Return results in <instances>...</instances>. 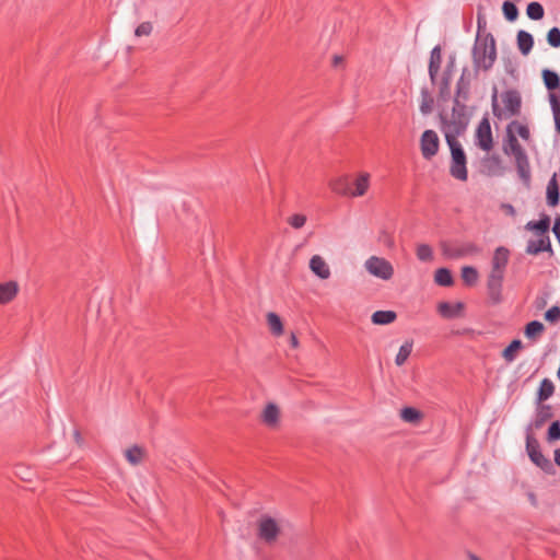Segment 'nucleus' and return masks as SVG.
I'll list each match as a JSON object with an SVG mask.
<instances>
[{"label":"nucleus","mask_w":560,"mask_h":560,"mask_svg":"<svg viewBox=\"0 0 560 560\" xmlns=\"http://www.w3.org/2000/svg\"><path fill=\"white\" fill-rule=\"evenodd\" d=\"M290 345L293 348H296L299 346V340L294 334H291V336H290Z\"/></svg>","instance_id":"52"},{"label":"nucleus","mask_w":560,"mask_h":560,"mask_svg":"<svg viewBox=\"0 0 560 560\" xmlns=\"http://www.w3.org/2000/svg\"><path fill=\"white\" fill-rule=\"evenodd\" d=\"M469 560H481L480 558H478L476 555L474 553H469Z\"/></svg>","instance_id":"57"},{"label":"nucleus","mask_w":560,"mask_h":560,"mask_svg":"<svg viewBox=\"0 0 560 560\" xmlns=\"http://www.w3.org/2000/svg\"><path fill=\"white\" fill-rule=\"evenodd\" d=\"M527 16L530 20L538 21L545 15L544 7L539 2H530L526 9Z\"/></svg>","instance_id":"36"},{"label":"nucleus","mask_w":560,"mask_h":560,"mask_svg":"<svg viewBox=\"0 0 560 560\" xmlns=\"http://www.w3.org/2000/svg\"><path fill=\"white\" fill-rule=\"evenodd\" d=\"M442 250L450 259L472 257L480 253V248L474 243L444 244Z\"/></svg>","instance_id":"6"},{"label":"nucleus","mask_w":560,"mask_h":560,"mask_svg":"<svg viewBox=\"0 0 560 560\" xmlns=\"http://www.w3.org/2000/svg\"><path fill=\"white\" fill-rule=\"evenodd\" d=\"M550 226V218L548 215H542V218L538 221H529L526 223L525 229L528 231H535L540 236L547 235Z\"/></svg>","instance_id":"21"},{"label":"nucleus","mask_w":560,"mask_h":560,"mask_svg":"<svg viewBox=\"0 0 560 560\" xmlns=\"http://www.w3.org/2000/svg\"><path fill=\"white\" fill-rule=\"evenodd\" d=\"M526 451L532 462L541 469L548 470L552 466L550 460L541 454L538 442L530 435L526 438Z\"/></svg>","instance_id":"11"},{"label":"nucleus","mask_w":560,"mask_h":560,"mask_svg":"<svg viewBox=\"0 0 560 560\" xmlns=\"http://www.w3.org/2000/svg\"><path fill=\"white\" fill-rule=\"evenodd\" d=\"M420 110L422 114L427 115L432 110V100H423L420 105Z\"/></svg>","instance_id":"49"},{"label":"nucleus","mask_w":560,"mask_h":560,"mask_svg":"<svg viewBox=\"0 0 560 560\" xmlns=\"http://www.w3.org/2000/svg\"><path fill=\"white\" fill-rule=\"evenodd\" d=\"M413 348V341L412 340H406L399 348L398 353L395 358V363L398 366H401L406 363L407 359L412 352Z\"/></svg>","instance_id":"26"},{"label":"nucleus","mask_w":560,"mask_h":560,"mask_svg":"<svg viewBox=\"0 0 560 560\" xmlns=\"http://www.w3.org/2000/svg\"><path fill=\"white\" fill-rule=\"evenodd\" d=\"M463 308L462 303L451 304L447 302H442L439 304V313L446 318L456 317Z\"/></svg>","instance_id":"24"},{"label":"nucleus","mask_w":560,"mask_h":560,"mask_svg":"<svg viewBox=\"0 0 560 560\" xmlns=\"http://www.w3.org/2000/svg\"><path fill=\"white\" fill-rule=\"evenodd\" d=\"M503 109L502 113H498L494 107V115L498 117L509 118L518 114L521 108V97L515 91H508L502 95Z\"/></svg>","instance_id":"8"},{"label":"nucleus","mask_w":560,"mask_h":560,"mask_svg":"<svg viewBox=\"0 0 560 560\" xmlns=\"http://www.w3.org/2000/svg\"><path fill=\"white\" fill-rule=\"evenodd\" d=\"M445 139L451 150L450 174L458 180L466 182L468 178L467 160L462 144L450 130L445 131Z\"/></svg>","instance_id":"3"},{"label":"nucleus","mask_w":560,"mask_h":560,"mask_svg":"<svg viewBox=\"0 0 560 560\" xmlns=\"http://www.w3.org/2000/svg\"><path fill=\"white\" fill-rule=\"evenodd\" d=\"M546 320L557 323L560 319V307L552 306L545 313Z\"/></svg>","instance_id":"45"},{"label":"nucleus","mask_w":560,"mask_h":560,"mask_svg":"<svg viewBox=\"0 0 560 560\" xmlns=\"http://www.w3.org/2000/svg\"><path fill=\"white\" fill-rule=\"evenodd\" d=\"M485 165L488 167V172L491 175H501L502 174V166H501V160L498 155H492L483 161Z\"/></svg>","instance_id":"33"},{"label":"nucleus","mask_w":560,"mask_h":560,"mask_svg":"<svg viewBox=\"0 0 560 560\" xmlns=\"http://www.w3.org/2000/svg\"><path fill=\"white\" fill-rule=\"evenodd\" d=\"M469 75V71L467 68H464L462 74L456 84V95H455V107H465V102L468 100L469 90H470V80L467 78Z\"/></svg>","instance_id":"12"},{"label":"nucleus","mask_w":560,"mask_h":560,"mask_svg":"<svg viewBox=\"0 0 560 560\" xmlns=\"http://www.w3.org/2000/svg\"><path fill=\"white\" fill-rule=\"evenodd\" d=\"M547 43L553 48L560 47V28L555 26L548 31Z\"/></svg>","instance_id":"42"},{"label":"nucleus","mask_w":560,"mask_h":560,"mask_svg":"<svg viewBox=\"0 0 560 560\" xmlns=\"http://www.w3.org/2000/svg\"><path fill=\"white\" fill-rule=\"evenodd\" d=\"M434 280L442 287H450L453 284V276L447 268H439L435 271Z\"/></svg>","instance_id":"31"},{"label":"nucleus","mask_w":560,"mask_h":560,"mask_svg":"<svg viewBox=\"0 0 560 560\" xmlns=\"http://www.w3.org/2000/svg\"><path fill=\"white\" fill-rule=\"evenodd\" d=\"M396 317L394 311H376L372 314L371 320L375 325H388L395 322Z\"/></svg>","instance_id":"23"},{"label":"nucleus","mask_w":560,"mask_h":560,"mask_svg":"<svg viewBox=\"0 0 560 560\" xmlns=\"http://www.w3.org/2000/svg\"><path fill=\"white\" fill-rule=\"evenodd\" d=\"M353 189H349V196L350 197H361L363 196L369 187H370V174L369 173H361L358 175L355 180L353 182Z\"/></svg>","instance_id":"17"},{"label":"nucleus","mask_w":560,"mask_h":560,"mask_svg":"<svg viewBox=\"0 0 560 560\" xmlns=\"http://www.w3.org/2000/svg\"><path fill=\"white\" fill-rule=\"evenodd\" d=\"M548 439L550 441H557L560 439V423L558 421L550 424L548 429Z\"/></svg>","instance_id":"46"},{"label":"nucleus","mask_w":560,"mask_h":560,"mask_svg":"<svg viewBox=\"0 0 560 560\" xmlns=\"http://www.w3.org/2000/svg\"><path fill=\"white\" fill-rule=\"evenodd\" d=\"M502 11L505 19L511 22L515 21L518 16V10L512 1H504L502 5Z\"/></svg>","instance_id":"39"},{"label":"nucleus","mask_w":560,"mask_h":560,"mask_svg":"<svg viewBox=\"0 0 560 560\" xmlns=\"http://www.w3.org/2000/svg\"><path fill=\"white\" fill-rule=\"evenodd\" d=\"M19 292V285L14 281L0 283V304L11 302Z\"/></svg>","instance_id":"20"},{"label":"nucleus","mask_w":560,"mask_h":560,"mask_svg":"<svg viewBox=\"0 0 560 560\" xmlns=\"http://www.w3.org/2000/svg\"><path fill=\"white\" fill-rule=\"evenodd\" d=\"M502 149L506 155L514 158L517 174L521 180L528 186L532 178L529 159L526 151L518 142L516 135L506 132Z\"/></svg>","instance_id":"2"},{"label":"nucleus","mask_w":560,"mask_h":560,"mask_svg":"<svg viewBox=\"0 0 560 560\" xmlns=\"http://www.w3.org/2000/svg\"><path fill=\"white\" fill-rule=\"evenodd\" d=\"M378 242L387 248H393L395 246V241H394L393 235L385 230L380 232Z\"/></svg>","instance_id":"43"},{"label":"nucleus","mask_w":560,"mask_h":560,"mask_svg":"<svg viewBox=\"0 0 560 560\" xmlns=\"http://www.w3.org/2000/svg\"><path fill=\"white\" fill-rule=\"evenodd\" d=\"M523 347L518 339L513 340L502 352L503 359L511 363L516 359V352Z\"/></svg>","instance_id":"30"},{"label":"nucleus","mask_w":560,"mask_h":560,"mask_svg":"<svg viewBox=\"0 0 560 560\" xmlns=\"http://www.w3.org/2000/svg\"><path fill=\"white\" fill-rule=\"evenodd\" d=\"M400 418L407 423H417L421 420L422 413L413 407H405L400 410Z\"/></svg>","instance_id":"29"},{"label":"nucleus","mask_w":560,"mask_h":560,"mask_svg":"<svg viewBox=\"0 0 560 560\" xmlns=\"http://www.w3.org/2000/svg\"><path fill=\"white\" fill-rule=\"evenodd\" d=\"M547 202L551 207H556L559 203V185L556 174H553L547 185Z\"/></svg>","instance_id":"22"},{"label":"nucleus","mask_w":560,"mask_h":560,"mask_svg":"<svg viewBox=\"0 0 560 560\" xmlns=\"http://www.w3.org/2000/svg\"><path fill=\"white\" fill-rule=\"evenodd\" d=\"M506 132H512L516 136H520L525 141H527L530 137L528 127L515 120L508 125Z\"/></svg>","instance_id":"28"},{"label":"nucleus","mask_w":560,"mask_h":560,"mask_svg":"<svg viewBox=\"0 0 560 560\" xmlns=\"http://www.w3.org/2000/svg\"><path fill=\"white\" fill-rule=\"evenodd\" d=\"M542 79L546 88L553 91L560 88V77L557 72L545 69L542 71Z\"/></svg>","instance_id":"27"},{"label":"nucleus","mask_w":560,"mask_h":560,"mask_svg":"<svg viewBox=\"0 0 560 560\" xmlns=\"http://www.w3.org/2000/svg\"><path fill=\"white\" fill-rule=\"evenodd\" d=\"M544 325L538 320L529 322L525 327V336L529 339H534L544 331Z\"/></svg>","instance_id":"38"},{"label":"nucleus","mask_w":560,"mask_h":560,"mask_svg":"<svg viewBox=\"0 0 560 560\" xmlns=\"http://www.w3.org/2000/svg\"><path fill=\"white\" fill-rule=\"evenodd\" d=\"M510 259V250L506 247L500 246L495 248L492 259L491 268L506 270Z\"/></svg>","instance_id":"16"},{"label":"nucleus","mask_w":560,"mask_h":560,"mask_svg":"<svg viewBox=\"0 0 560 560\" xmlns=\"http://www.w3.org/2000/svg\"><path fill=\"white\" fill-rule=\"evenodd\" d=\"M552 231L556 237L560 241V218L556 219Z\"/></svg>","instance_id":"51"},{"label":"nucleus","mask_w":560,"mask_h":560,"mask_svg":"<svg viewBox=\"0 0 560 560\" xmlns=\"http://www.w3.org/2000/svg\"><path fill=\"white\" fill-rule=\"evenodd\" d=\"M440 140L434 130H425L420 139L421 154L425 160H431L439 151Z\"/></svg>","instance_id":"9"},{"label":"nucleus","mask_w":560,"mask_h":560,"mask_svg":"<svg viewBox=\"0 0 560 560\" xmlns=\"http://www.w3.org/2000/svg\"><path fill=\"white\" fill-rule=\"evenodd\" d=\"M478 31L472 47V62L475 71H489L497 60L495 40L492 34L485 30V21L478 16Z\"/></svg>","instance_id":"1"},{"label":"nucleus","mask_w":560,"mask_h":560,"mask_svg":"<svg viewBox=\"0 0 560 560\" xmlns=\"http://www.w3.org/2000/svg\"><path fill=\"white\" fill-rule=\"evenodd\" d=\"M557 131L560 133V116L553 117Z\"/></svg>","instance_id":"54"},{"label":"nucleus","mask_w":560,"mask_h":560,"mask_svg":"<svg viewBox=\"0 0 560 560\" xmlns=\"http://www.w3.org/2000/svg\"><path fill=\"white\" fill-rule=\"evenodd\" d=\"M478 271L475 267L464 266L462 268V279L467 285H474L478 281Z\"/></svg>","instance_id":"32"},{"label":"nucleus","mask_w":560,"mask_h":560,"mask_svg":"<svg viewBox=\"0 0 560 560\" xmlns=\"http://www.w3.org/2000/svg\"><path fill=\"white\" fill-rule=\"evenodd\" d=\"M553 392H555L553 383L548 378H544L539 386V392H538L539 400L542 401V400L549 399L552 396Z\"/></svg>","instance_id":"34"},{"label":"nucleus","mask_w":560,"mask_h":560,"mask_svg":"<svg viewBox=\"0 0 560 560\" xmlns=\"http://www.w3.org/2000/svg\"><path fill=\"white\" fill-rule=\"evenodd\" d=\"M549 103H550V106L552 109L553 117L560 116V100H559V97L556 94L550 93L549 94Z\"/></svg>","instance_id":"48"},{"label":"nucleus","mask_w":560,"mask_h":560,"mask_svg":"<svg viewBox=\"0 0 560 560\" xmlns=\"http://www.w3.org/2000/svg\"><path fill=\"white\" fill-rule=\"evenodd\" d=\"M464 129H465V125H458V126H456V127H455V129H454V130H455V132H456V133H459V132H462Z\"/></svg>","instance_id":"56"},{"label":"nucleus","mask_w":560,"mask_h":560,"mask_svg":"<svg viewBox=\"0 0 560 560\" xmlns=\"http://www.w3.org/2000/svg\"><path fill=\"white\" fill-rule=\"evenodd\" d=\"M500 208L505 214L510 217L516 215V210L511 203H502Z\"/></svg>","instance_id":"50"},{"label":"nucleus","mask_w":560,"mask_h":560,"mask_svg":"<svg viewBox=\"0 0 560 560\" xmlns=\"http://www.w3.org/2000/svg\"><path fill=\"white\" fill-rule=\"evenodd\" d=\"M268 327L273 336H281L283 334V324L280 316L273 312H269L266 316Z\"/></svg>","instance_id":"25"},{"label":"nucleus","mask_w":560,"mask_h":560,"mask_svg":"<svg viewBox=\"0 0 560 560\" xmlns=\"http://www.w3.org/2000/svg\"><path fill=\"white\" fill-rule=\"evenodd\" d=\"M549 103H550V106L552 109L553 117L560 116V100H559V97L556 94L550 93L549 94Z\"/></svg>","instance_id":"47"},{"label":"nucleus","mask_w":560,"mask_h":560,"mask_svg":"<svg viewBox=\"0 0 560 560\" xmlns=\"http://www.w3.org/2000/svg\"><path fill=\"white\" fill-rule=\"evenodd\" d=\"M364 268L371 276L384 281L390 280L394 276V267L392 262L383 257H369L364 261Z\"/></svg>","instance_id":"5"},{"label":"nucleus","mask_w":560,"mask_h":560,"mask_svg":"<svg viewBox=\"0 0 560 560\" xmlns=\"http://www.w3.org/2000/svg\"><path fill=\"white\" fill-rule=\"evenodd\" d=\"M505 270L491 268L488 279L487 289L490 300L493 303L501 301L502 283L504 280Z\"/></svg>","instance_id":"7"},{"label":"nucleus","mask_w":560,"mask_h":560,"mask_svg":"<svg viewBox=\"0 0 560 560\" xmlns=\"http://www.w3.org/2000/svg\"><path fill=\"white\" fill-rule=\"evenodd\" d=\"M310 270L320 280H327L331 276L330 268L320 255H314L308 262Z\"/></svg>","instance_id":"13"},{"label":"nucleus","mask_w":560,"mask_h":560,"mask_svg":"<svg viewBox=\"0 0 560 560\" xmlns=\"http://www.w3.org/2000/svg\"><path fill=\"white\" fill-rule=\"evenodd\" d=\"M284 528L282 518L272 517L270 515H261L257 521V536L267 545L277 542L279 536Z\"/></svg>","instance_id":"4"},{"label":"nucleus","mask_w":560,"mask_h":560,"mask_svg":"<svg viewBox=\"0 0 560 560\" xmlns=\"http://www.w3.org/2000/svg\"><path fill=\"white\" fill-rule=\"evenodd\" d=\"M551 250L550 238L548 235L540 236L538 240H530L526 246V253L537 255L541 252Z\"/></svg>","instance_id":"15"},{"label":"nucleus","mask_w":560,"mask_h":560,"mask_svg":"<svg viewBox=\"0 0 560 560\" xmlns=\"http://www.w3.org/2000/svg\"><path fill=\"white\" fill-rule=\"evenodd\" d=\"M331 190L338 195L349 196V187L347 185L346 178L339 177L330 182L329 184Z\"/></svg>","instance_id":"37"},{"label":"nucleus","mask_w":560,"mask_h":560,"mask_svg":"<svg viewBox=\"0 0 560 560\" xmlns=\"http://www.w3.org/2000/svg\"><path fill=\"white\" fill-rule=\"evenodd\" d=\"M261 421L271 429H275L278 427L280 422V409L279 407L269 402L266 405L261 412Z\"/></svg>","instance_id":"14"},{"label":"nucleus","mask_w":560,"mask_h":560,"mask_svg":"<svg viewBox=\"0 0 560 560\" xmlns=\"http://www.w3.org/2000/svg\"><path fill=\"white\" fill-rule=\"evenodd\" d=\"M417 257L421 261H431L433 259V250L428 244L417 246Z\"/></svg>","instance_id":"40"},{"label":"nucleus","mask_w":560,"mask_h":560,"mask_svg":"<svg viewBox=\"0 0 560 560\" xmlns=\"http://www.w3.org/2000/svg\"><path fill=\"white\" fill-rule=\"evenodd\" d=\"M529 499L532 500L533 503H535V497L533 493L529 494Z\"/></svg>","instance_id":"58"},{"label":"nucleus","mask_w":560,"mask_h":560,"mask_svg":"<svg viewBox=\"0 0 560 560\" xmlns=\"http://www.w3.org/2000/svg\"><path fill=\"white\" fill-rule=\"evenodd\" d=\"M143 450L139 446H132L128 450H126L125 452V457L126 459L131 464V465H138L141 463L142 458H143Z\"/></svg>","instance_id":"35"},{"label":"nucleus","mask_w":560,"mask_h":560,"mask_svg":"<svg viewBox=\"0 0 560 560\" xmlns=\"http://www.w3.org/2000/svg\"><path fill=\"white\" fill-rule=\"evenodd\" d=\"M307 221L303 213H294L287 219V222L295 230L302 229Z\"/></svg>","instance_id":"41"},{"label":"nucleus","mask_w":560,"mask_h":560,"mask_svg":"<svg viewBox=\"0 0 560 560\" xmlns=\"http://www.w3.org/2000/svg\"><path fill=\"white\" fill-rule=\"evenodd\" d=\"M442 62V54L440 46H435L430 54L429 75L432 82L435 81Z\"/></svg>","instance_id":"19"},{"label":"nucleus","mask_w":560,"mask_h":560,"mask_svg":"<svg viewBox=\"0 0 560 560\" xmlns=\"http://www.w3.org/2000/svg\"><path fill=\"white\" fill-rule=\"evenodd\" d=\"M555 462L558 466H560V448L555 451Z\"/></svg>","instance_id":"53"},{"label":"nucleus","mask_w":560,"mask_h":560,"mask_svg":"<svg viewBox=\"0 0 560 560\" xmlns=\"http://www.w3.org/2000/svg\"><path fill=\"white\" fill-rule=\"evenodd\" d=\"M475 142L477 147L486 152H489L493 148L491 126L487 118H483L479 122L476 130Z\"/></svg>","instance_id":"10"},{"label":"nucleus","mask_w":560,"mask_h":560,"mask_svg":"<svg viewBox=\"0 0 560 560\" xmlns=\"http://www.w3.org/2000/svg\"><path fill=\"white\" fill-rule=\"evenodd\" d=\"M517 48L523 56H527L534 46V38L527 31L521 30L516 35Z\"/></svg>","instance_id":"18"},{"label":"nucleus","mask_w":560,"mask_h":560,"mask_svg":"<svg viewBox=\"0 0 560 560\" xmlns=\"http://www.w3.org/2000/svg\"><path fill=\"white\" fill-rule=\"evenodd\" d=\"M152 24L150 22H143L137 26L135 31V35L138 37L149 36L152 32Z\"/></svg>","instance_id":"44"},{"label":"nucleus","mask_w":560,"mask_h":560,"mask_svg":"<svg viewBox=\"0 0 560 560\" xmlns=\"http://www.w3.org/2000/svg\"><path fill=\"white\" fill-rule=\"evenodd\" d=\"M340 62H342V57L341 56H335L334 57V65L337 66Z\"/></svg>","instance_id":"55"}]
</instances>
